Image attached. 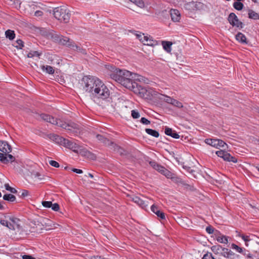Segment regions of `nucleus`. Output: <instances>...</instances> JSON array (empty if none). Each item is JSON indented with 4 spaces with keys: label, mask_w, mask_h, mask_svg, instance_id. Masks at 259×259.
<instances>
[{
    "label": "nucleus",
    "mask_w": 259,
    "mask_h": 259,
    "mask_svg": "<svg viewBox=\"0 0 259 259\" xmlns=\"http://www.w3.org/2000/svg\"><path fill=\"white\" fill-rule=\"evenodd\" d=\"M82 82L84 84L83 90L91 93L94 97L101 100L109 98V90L98 78L93 76H85L82 78Z\"/></svg>",
    "instance_id": "1"
},
{
    "label": "nucleus",
    "mask_w": 259,
    "mask_h": 259,
    "mask_svg": "<svg viewBox=\"0 0 259 259\" xmlns=\"http://www.w3.org/2000/svg\"><path fill=\"white\" fill-rule=\"evenodd\" d=\"M40 116L41 119L44 121L58 125L64 129L70 131L76 134L80 133L81 128L80 125L73 122H64L60 119H55L53 117L46 114H41Z\"/></svg>",
    "instance_id": "2"
},
{
    "label": "nucleus",
    "mask_w": 259,
    "mask_h": 259,
    "mask_svg": "<svg viewBox=\"0 0 259 259\" xmlns=\"http://www.w3.org/2000/svg\"><path fill=\"white\" fill-rule=\"evenodd\" d=\"M111 77L125 88L129 89L133 87L130 80L131 72L126 70L115 69L110 74Z\"/></svg>",
    "instance_id": "3"
},
{
    "label": "nucleus",
    "mask_w": 259,
    "mask_h": 259,
    "mask_svg": "<svg viewBox=\"0 0 259 259\" xmlns=\"http://www.w3.org/2000/svg\"><path fill=\"white\" fill-rule=\"evenodd\" d=\"M49 139L53 141L56 144L62 145L64 147L71 149L73 151L77 152L78 149L80 147L76 143L66 139L62 137L55 134H50L48 135Z\"/></svg>",
    "instance_id": "4"
},
{
    "label": "nucleus",
    "mask_w": 259,
    "mask_h": 259,
    "mask_svg": "<svg viewBox=\"0 0 259 259\" xmlns=\"http://www.w3.org/2000/svg\"><path fill=\"white\" fill-rule=\"evenodd\" d=\"M53 15L57 19L64 23H67L70 17V11L65 6L55 8Z\"/></svg>",
    "instance_id": "5"
},
{
    "label": "nucleus",
    "mask_w": 259,
    "mask_h": 259,
    "mask_svg": "<svg viewBox=\"0 0 259 259\" xmlns=\"http://www.w3.org/2000/svg\"><path fill=\"white\" fill-rule=\"evenodd\" d=\"M132 84L133 87L131 88H129L128 89L133 90L135 93L139 95L143 98L151 99L154 94V91H153L152 89H147L145 88H143L141 85H138L135 81H134Z\"/></svg>",
    "instance_id": "6"
},
{
    "label": "nucleus",
    "mask_w": 259,
    "mask_h": 259,
    "mask_svg": "<svg viewBox=\"0 0 259 259\" xmlns=\"http://www.w3.org/2000/svg\"><path fill=\"white\" fill-rule=\"evenodd\" d=\"M205 5L199 2H190L186 3L184 5V8L189 11L202 10L204 8Z\"/></svg>",
    "instance_id": "7"
},
{
    "label": "nucleus",
    "mask_w": 259,
    "mask_h": 259,
    "mask_svg": "<svg viewBox=\"0 0 259 259\" xmlns=\"http://www.w3.org/2000/svg\"><path fill=\"white\" fill-rule=\"evenodd\" d=\"M228 20L230 24L233 26H236L239 29L243 28V23L239 20L237 16L234 13H231L229 14Z\"/></svg>",
    "instance_id": "8"
},
{
    "label": "nucleus",
    "mask_w": 259,
    "mask_h": 259,
    "mask_svg": "<svg viewBox=\"0 0 259 259\" xmlns=\"http://www.w3.org/2000/svg\"><path fill=\"white\" fill-rule=\"evenodd\" d=\"M205 142L206 144L216 148L224 147L225 145L227 146L226 143L223 141L218 139H206L205 140Z\"/></svg>",
    "instance_id": "9"
},
{
    "label": "nucleus",
    "mask_w": 259,
    "mask_h": 259,
    "mask_svg": "<svg viewBox=\"0 0 259 259\" xmlns=\"http://www.w3.org/2000/svg\"><path fill=\"white\" fill-rule=\"evenodd\" d=\"M9 220L12 222V230H17V232L19 234H22L24 231L22 229L21 226L20 224V220L14 218L9 217Z\"/></svg>",
    "instance_id": "10"
},
{
    "label": "nucleus",
    "mask_w": 259,
    "mask_h": 259,
    "mask_svg": "<svg viewBox=\"0 0 259 259\" xmlns=\"http://www.w3.org/2000/svg\"><path fill=\"white\" fill-rule=\"evenodd\" d=\"M15 160V158L11 154L0 153V161L3 163L7 164L9 162H13Z\"/></svg>",
    "instance_id": "11"
},
{
    "label": "nucleus",
    "mask_w": 259,
    "mask_h": 259,
    "mask_svg": "<svg viewBox=\"0 0 259 259\" xmlns=\"http://www.w3.org/2000/svg\"><path fill=\"white\" fill-rule=\"evenodd\" d=\"M11 146L6 141H0V151L2 153H9L12 152Z\"/></svg>",
    "instance_id": "12"
},
{
    "label": "nucleus",
    "mask_w": 259,
    "mask_h": 259,
    "mask_svg": "<svg viewBox=\"0 0 259 259\" xmlns=\"http://www.w3.org/2000/svg\"><path fill=\"white\" fill-rule=\"evenodd\" d=\"M132 200L143 208H145L149 203L147 200H142L138 196L133 197L132 198Z\"/></svg>",
    "instance_id": "13"
},
{
    "label": "nucleus",
    "mask_w": 259,
    "mask_h": 259,
    "mask_svg": "<svg viewBox=\"0 0 259 259\" xmlns=\"http://www.w3.org/2000/svg\"><path fill=\"white\" fill-rule=\"evenodd\" d=\"M170 14L171 20L174 22H179L181 19V14L180 12L176 9H171Z\"/></svg>",
    "instance_id": "14"
},
{
    "label": "nucleus",
    "mask_w": 259,
    "mask_h": 259,
    "mask_svg": "<svg viewBox=\"0 0 259 259\" xmlns=\"http://www.w3.org/2000/svg\"><path fill=\"white\" fill-rule=\"evenodd\" d=\"M30 177L32 179L38 180L39 181L44 180L45 179V175L34 170L30 172Z\"/></svg>",
    "instance_id": "15"
},
{
    "label": "nucleus",
    "mask_w": 259,
    "mask_h": 259,
    "mask_svg": "<svg viewBox=\"0 0 259 259\" xmlns=\"http://www.w3.org/2000/svg\"><path fill=\"white\" fill-rule=\"evenodd\" d=\"M73 41L70 40L69 38L67 37H64L62 35V38H61V40L59 41V44L65 45L68 47L71 48Z\"/></svg>",
    "instance_id": "16"
},
{
    "label": "nucleus",
    "mask_w": 259,
    "mask_h": 259,
    "mask_svg": "<svg viewBox=\"0 0 259 259\" xmlns=\"http://www.w3.org/2000/svg\"><path fill=\"white\" fill-rule=\"evenodd\" d=\"M109 147L113 150L114 151L117 152L121 155L124 154V150L123 149L121 148L120 147L118 146L116 144H114L113 142L110 143V146Z\"/></svg>",
    "instance_id": "17"
},
{
    "label": "nucleus",
    "mask_w": 259,
    "mask_h": 259,
    "mask_svg": "<svg viewBox=\"0 0 259 259\" xmlns=\"http://www.w3.org/2000/svg\"><path fill=\"white\" fill-rule=\"evenodd\" d=\"M165 134L166 135L169 136L175 139H179L180 138V136L178 133H177L175 131H173L171 128L169 127H165Z\"/></svg>",
    "instance_id": "18"
},
{
    "label": "nucleus",
    "mask_w": 259,
    "mask_h": 259,
    "mask_svg": "<svg viewBox=\"0 0 259 259\" xmlns=\"http://www.w3.org/2000/svg\"><path fill=\"white\" fill-rule=\"evenodd\" d=\"M149 164L154 169H155V170H157L161 174H162L163 170H164L165 167L158 164L155 161H150Z\"/></svg>",
    "instance_id": "19"
},
{
    "label": "nucleus",
    "mask_w": 259,
    "mask_h": 259,
    "mask_svg": "<svg viewBox=\"0 0 259 259\" xmlns=\"http://www.w3.org/2000/svg\"><path fill=\"white\" fill-rule=\"evenodd\" d=\"M130 80L132 81H133V80H138L141 82H145V78L138 74L133 73L131 72V76L130 77Z\"/></svg>",
    "instance_id": "20"
},
{
    "label": "nucleus",
    "mask_w": 259,
    "mask_h": 259,
    "mask_svg": "<svg viewBox=\"0 0 259 259\" xmlns=\"http://www.w3.org/2000/svg\"><path fill=\"white\" fill-rule=\"evenodd\" d=\"M179 223L184 228L189 227L191 225V221L188 218L181 219L179 220Z\"/></svg>",
    "instance_id": "21"
},
{
    "label": "nucleus",
    "mask_w": 259,
    "mask_h": 259,
    "mask_svg": "<svg viewBox=\"0 0 259 259\" xmlns=\"http://www.w3.org/2000/svg\"><path fill=\"white\" fill-rule=\"evenodd\" d=\"M71 48L73 50L77 51L82 54H87L86 50L82 48V47H81L79 46L76 45V44H74V42H73Z\"/></svg>",
    "instance_id": "22"
},
{
    "label": "nucleus",
    "mask_w": 259,
    "mask_h": 259,
    "mask_svg": "<svg viewBox=\"0 0 259 259\" xmlns=\"http://www.w3.org/2000/svg\"><path fill=\"white\" fill-rule=\"evenodd\" d=\"M40 68L43 71H45L50 74H53L54 73V69L53 68L49 65H41Z\"/></svg>",
    "instance_id": "23"
},
{
    "label": "nucleus",
    "mask_w": 259,
    "mask_h": 259,
    "mask_svg": "<svg viewBox=\"0 0 259 259\" xmlns=\"http://www.w3.org/2000/svg\"><path fill=\"white\" fill-rule=\"evenodd\" d=\"M96 138L98 139V140L100 141L104 144L109 147L110 146V143H112V142L110 141L108 139L104 138L102 135H97L96 136Z\"/></svg>",
    "instance_id": "24"
},
{
    "label": "nucleus",
    "mask_w": 259,
    "mask_h": 259,
    "mask_svg": "<svg viewBox=\"0 0 259 259\" xmlns=\"http://www.w3.org/2000/svg\"><path fill=\"white\" fill-rule=\"evenodd\" d=\"M162 45L163 46V49L167 52H170L171 51V46L172 45V43L170 41H162Z\"/></svg>",
    "instance_id": "25"
},
{
    "label": "nucleus",
    "mask_w": 259,
    "mask_h": 259,
    "mask_svg": "<svg viewBox=\"0 0 259 259\" xmlns=\"http://www.w3.org/2000/svg\"><path fill=\"white\" fill-rule=\"evenodd\" d=\"M236 39L241 43H247L245 36L241 32H239L236 35Z\"/></svg>",
    "instance_id": "26"
},
{
    "label": "nucleus",
    "mask_w": 259,
    "mask_h": 259,
    "mask_svg": "<svg viewBox=\"0 0 259 259\" xmlns=\"http://www.w3.org/2000/svg\"><path fill=\"white\" fill-rule=\"evenodd\" d=\"M3 199L10 202H14L16 200V197L11 194H7L3 196Z\"/></svg>",
    "instance_id": "27"
},
{
    "label": "nucleus",
    "mask_w": 259,
    "mask_h": 259,
    "mask_svg": "<svg viewBox=\"0 0 259 259\" xmlns=\"http://www.w3.org/2000/svg\"><path fill=\"white\" fill-rule=\"evenodd\" d=\"M225 160L228 161H232L233 162H236L237 159L235 157L232 156L229 153L226 152L225 155H224V158Z\"/></svg>",
    "instance_id": "28"
},
{
    "label": "nucleus",
    "mask_w": 259,
    "mask_h": 259,
    "mask_svg": "<svg viewBox=\"0 0 259 259\" xmlns=\"http://www.w3.org/2000/svg\"><path fill=\"white\" fill-rule=\"evenodd\" d=\"M170 179L175 183L177 184H180L183 185H187L180 178H178V177L176 176L175 175H173L172 177L170 178Z\"/></svg>",
    "instance_id": "29"
},
{
    "label": "nucleus",
    "mask_w": 259,
    "mask_h": 259,
    "mask_svg": "<svg viewBox=\"0 0 259 259\" xmlns=\"http://www.w3.org/2000/svg\"><path fill=\"white\" fill-rule=\"evenodd\" d=\"M5 35L7 38L10 40H13L15 37V34L14 31L11 30H8L5 32Z\"/></svg>",
    "instance_id": "30"
},
{
    "label": "nucleus",
    "mask_w": 259,
    "mask_h": 259,
    "mask_svg": "<svg viewBox=\"0 0 259 259\" xmlns=\"http://www.w3.org/2000/svg\"><path fill=\"white\" fill-rule=\"evenodd\" d=\"M145 131L148 134L151 135L156 138L158 137L159 136V134L157 131H156L155 130H153L152 129L146 128Z\"/></svg>",
    "instance_id": "31"
},
{
    "label": "nucleus",
    "mask_w": 259,
    "mask_h": 259,
    "mask_svg": "<svg viewBox=\"0 0 259 259\" xmlns=\"http://www.w3.org/2000/svg\"><path fill=\"white\" fill-rule=\"evenodd\" d=\"M248 17L250 19H257L259 18V15L251 10L248 11Z\"/></svg>",
    "instance_id": "32"
},
{
    "label": "nucleus",
    "mask_w": 259,
    "mask_h": 259,
    "mask_svg": "<svg viewBox=\"0 0 259 259\" xmlns=\"http://www.w3.org/2000/svg\"><path fill=\"white\" fill-rule=\"evenodd\" d=\"M222 249L220 245H213L211 247V250L215 254H219Z\"/></svg>",
    "instance_id": "33"
},
{
    "label": "nucleus",
    "mask_w": 259,
    "mask_h": 259,
    "mask_svg": "<svg viewBox=\"0 0 259 259\" xmlns=\"http://www.w3.org/2000/svg\"><path fill=\"white\" fill-rule=\"evenodd\" d=\"M137 37L143 44H144L145 42L149 39V36L144 35V34H137Z\"/></svg>",
    "instance_id": "34"
},
{
    "label": "nucleus",
    "mask_w": 259,
    "mask_h": 259,
    "mask_svg": "<svg viewBox=\"0 0 259 259\" xmlns=\"http://www.w3.org/2000/svg\"><path fill=\"white\" fill-rule=\"evenodd\" d=\"M132 3L136 4L137 6L140 8H144L145 6L144 2L143 0H130Z\"/></svg>",
    "instance_id": "35"
},
{
    "label": "nucleus",
    "mask_w": 259,
    "mask_h": 259,
    "mask_svg": "<svg viewBox=\"0 0 259 259\" xmlns=\"http://www.w3.org/2000/svg\"><path fill=\"white\" fill-rule=\"evenodd\" d=\"M40 55V53L35 51H31L29 52L27 55V58H33L35 56L39 57Z\"/></svg>",
    "instance_id": "36"
},
{
    "label": "nucleus",
    "mask_w": 259,
    "mask_h": 259,
    "mask_svg": "<svg viewBox=\"0 0 259 259\" xmlns=\"http://www.w3.org/2000/svg\"><path fill=\"white\" fill-rule=\"evenodd\" d=\"M233 7L237 10L240 11L243 9V4L240 2H236L234 3Z\"/></svg>",
    "instance_id": "37"
},
{
    "label": "nucleus",
    "mask_w": 259,
    "mask_h": 259,
    "mask_svg": "<svg viewBox=\"0 0 259 259\" xmlns=\"http://www.w3.org/2000/svg\"><path fill=\"white\" fill-rule=\"evenodd\" d=\"M183 168L189 171L194 178H196V170L195 169H192L190 166H187L186 165H184Z\"/></svg>",
    "instance_id": "38"
},
{
    "label": "nucleus",
    "mask_w": 259,
    "mask_h": 259,
    "mask_svg": "<svg viewBox=\"0 0 259 259\" xmlns=\"http://www.w3.org/2000/svg\"><path fill=\"white\" fill-rule=\"evenodd\" d=\"M0 223L2 225L8 227L9 229H12V224L8 222V221L5 220H1Z\"/></svg>",
    "instance_id": "39"
},
{
    "label": "nucleus",
    "mask_w": 259,
    "mask_h": 259,
    "mask_svg": "<svg viewBox=\"0 0 259 259\" xmlns=\"http://www.w3.org/2000/svg\"><path fill=\"white\" fill-rule=\"evenodd\" d=\"M217 240L218 242L222 243H228V239L226 236H219Z\"/></svg>",
    "instance_id": "40"
},
{
    "label": "nucleus",
    "mask_w": 259,
    "mask_h": 259,
    "mask_svg": "<svg viewBox=\"0 0 259 259\" xmlns=\"http://www.w3.org/2000/svg\"><path fill=\"white\" fill-rule=\"evenodd\" d=\"M162 175L165 176L167 178L170 179L171 177H172L174 174L165 168L164 170H163Z\"/></svg>",
    "instance_id": "41"
},
{
    "label": "nucleus",
    "mask_w": 259,
    "mask_h": 259,
    "mask_svg": "<svg viewBox=\"0 0 259 259\" xmlns=\"http://www.w3.org/2000/svg\"><path fill=\"white\" fill-rule=\"evenodd\" d=\"M16 45H14V46L17 49H21L24 47L23 42L21 39H18L16 42Z\"/></svg>",
    "instance_id": "42"
},
{
    "label": "nucleus",
    "mask_w": 259,
    "mask_h": 259,
    "mask_svg": "<svg viewBox=\"0 0 259 259\" xmlns=\"http://www.w3.org/2000/svg\"><path fill=\"white\" fill-rule=\"evenodd\" d=\"M52 39L54 41L59 43L61 40V38H62V35H59L58 34H53L52 36Z\"/></svg>",
    "instance_id": "43"
},
{
    "label": "nucleus",
    "mask_w": 259,
    "mask_h": 259,
    "mask_svg": "<svg viewBox=\"0 0 259 259\" xmlns=\"http://www.w3.org/2000/svg\"><path fill=\"white\" fill-rule=\"evenodd\" d=\"M5 187L7 190L9 191L12 193H16L17 192L15 188L10 187L8 184H5Z\"/></svg>",
    "instance_id": "44"
},
{
    "label": "nucleus",
    "mask_w": 259,
    "mask_h": 259,
    "mask_svg": "<svg viewBox=\"0 0 259 259\" xmlns=\"http://www.w3.org/2000/svg\"><path fill=\"white\" fill-rule=\"evenodd\" d=\"M155 214L161 219L164 220L165 219L164 213L161 211L160 210L157 211L156 213Z\"/></svg>",
    "instance_id": "45"
},
{
    "label": "nucleus",
    "mask_w": 259,
    "mask_h": 259,
    "mask_svg": "<svg viewBox=\"0 0 259 259\" xmlns=\"http://www.w3.org/2000/svg\"><path fill=\"white\" fill-rule=\"evenodd\" d=\"M171 104L176 107H178V108L183 107L182 104L180 102H179L175 99H174Z\"/></svg>",
    "instance_id": "46"
},
{
    "label": "nucleus",
    "mask_w": 259,
    "mask_h": 259,
    "mask_svg": "<svg viewBox=\"0 0 259 259\" xmlns=\"http://www.w3.org/2000/svg\"><path fill=\"white\" fill-rule=\"evenodd\" d=\"M86 154H87L86 156L87 158L93 160L96 159V155L92 153V152H90L89 151Z\"/></svg>",
    "instance_id": "47"
},
{
    "label": "nucleus",
    "mask_w": 259,
    "mask_h": 259,
    "mask_svg": "<svg viewBox=\"0 0 259 259\" xmlns=\"http://www.w3.org/2000/svg\"><path fill=\"white\" fill-rule=\"evenodd\" d=\"M231 247L233 249H235L238 252H240V253L243 252V249L234 243L232 244Z\"/></svg>",
    "instance_id": "48"
},
{
    "label": "nucleus",
    "mask_w": 259,
    "mask_h": 259,
    "mask_svg": "<svg viewBox=\"0 0 259 259\" xmlns=\"http://www.w3.org/2000/svg\"><path fill=\"white\" fill-rule=\"evenodd\" d=\"M148 39L147 40L144 44L145 45L153 46L154 45V40L150 36H149Z\"/></svg>",
    "instance_id": "49"
},
{
    "label": "nucleus",
    "mask_w": 259,
    "mask_h": 259,
    "mask_svg": "<svg viewBox=\"0 0 259 259\" xmlns=\"http://www.w3.org/2000/svg\"><path fill=\"white\" fill-rule=\"evenodd\" d=\"M131 112L132 116L133 118L137 119L140 117V114L137 111L133 110Z\"/></svg>",
    "instance_id": "50"
},
{
    "label": "nucleus",
    "mask_w": 259,
    "mask_h": 259,
    "mask_svg": "<svg viewBox=\"0 0 259 259\" xmlns=\"http://www.w3.org/2000/svg\"><path fill=\"white\" fill-rule=\"evenodd\" d=\"M162 99V98H161ZM174 99L171 98L169 97L164 96V98L163 99V101L167 103L171 104L172 103Z\"/></svg>",
    "instance_id": "51"
},
{
    "label": "nucleus",
    "mask_w": 259,
    "mask_h": 259,
    "mask_svg": "<svg viewBox=\"0 0 259 259\" xmlns=\"http://www.w3.org/2000/svg\"><path fill=\"white\" fill-rule=\"evenodd\" d=\"M42 205L45 207L50 208L52 205V203L51 201H42Z\"/></svg>",
    "instance_id": "52"
},
{
    "label": "nucleus",
    "mask_w": 259,
    "mask_h": 259,
    "mask_svg": "<svg viewBox=\"0 0 259 259\" xmlns=\"http://www.w3.org/2000/svg\"><path fill=\"white\" fill-rule=\"evenodd\" d=\"M202 259H215V258L212 256L211 253H207L203 255Z\"/></svg>",
    "instance_id": "53"
},
{
    "label": "nucleus",
    "mask_w": 259,
    "mask_h": 259,
    "mask_svg": "<svg viewBox=\"0 0 259 259\" xmlns=\"http://www.w3.org/2000/svg\"><path fill=\"white\" fill-rule=\"evenodd\" d=\"M226 152L223 151V150H220L218 151L215 152L216 154L221 158H224V155H225Z\"/></svg>",
    "instance_id": "54"
},
{
    "label": "nucleus",
    "mask_w": 259,
    "mask_h": 259,
    "mask_svg": "<svg viewBox=\"0 0 259 259\" xmlns=\"http://www.w3.org/2000/svg\"><path fill=\"white\" fill-rule=\"evenodd\" d=\"M49 164L51 165H52V166H54L55 167H59L60 166L59 163L54 160H50L49 161Z\"/></svg>",
    "instance_id": "55"
},
{
    "label": "nucleus",
    "mask_w": 259,
    "mask_h": 259,
    "mask_svg": "<svg viewBox=\"0 0 259 259\" xmlns=\"http://www.w3.org/2000/svg\"><path fill=\"white\" fill-rule=\"evenodd\" d=\"M229 249L226 248H223L222 251H223V253H222V254L223 256H224L225 257H228V253Z\"/></svg>",
    "instance_id": "56"
},
{
    "label": "nucleus",
    "mask_w": 259,
    "mask_h": 259,
    "mask_svg": "<svg viewBox=\"0 0 259 259\" xmlns=\"http://www.w3.org/2000/svg\"><path fill=\"white\" fill-rule=\"evenodd\" d=\"M206 231L208 234H211L213 233L214 229L211 226H208L206 228Z\"/></svg>",
    "instance_id": "57"
},
{
    "label": "nucleus",
    "mask_w": 259,
    "mask_h": 259,
    "mask_svg": "<svg viewBox=\"0 0 259 259\" xmlns=\"http://www.w3.org/2000/svg\"><path fill=\"white\" fill-rule=\"evenodd\" d=\"M140 121L143 124H146V125H147V124H149L150 123V121L145 117L141 118Z\"/></svg>",
    "instance_id": "58"
},
{
    "label": "nucleus",
    "mask_w": 259,
    "mask_h": 259,
    "mask_svg": "<svg viewBox=\"0 0 259 259\" xmlns=\"http://www.w3.org/2000/svg\"><path fill=\"white\" fill-rule=\"evenodd\" d=\"M51 207L52 209L54 211H58L60 208L58 203L52 204Z\"/></svg>",
    "instance_id": "59"
},
{
    "label": "nucleus",
    "mask_w": 259,
    "mask_h": 259,
    "mask_svg": "<svg viewBox=\"0 0 259 259\" xmlns=\"http://www.w3.org/2000/svg\"><path fill=\"white\" fill-rule=\"evenodd\" d=\"M241 237L245 242L246 245L248 246V245L247 242L250 240V239L249 238V236L242 235L241 236Z\"/></svg>",
    "instance_id": "60"
},
{
    "label": "nucleus",
    "mask_w": 259,
    "mask_h": 259,
    "mask_svg": "<svg viewBox=\"0 0 259 259\" xmlns=\"http://www.w3.org/2000/svg\"><path fill=\"white\" fill-rule=\"evenodd\" d=\"M151 210L153 213H156V211L159 209L157 206L153 204L151 207Z\"/></svg>",
    "instance_id": "61"
},
{
    "label": "nucleus",
    "mask_w": 259,
    "mask_h": 259,
    "mask_svg": "<svg viewBox=\"0 0 259 259\" xmlns=\"http://www.w3.org/2000/svg\"><path fill=\"white\" fill-rule=\"evenodd\" d=\"M28 195V191L25 190H23L21 195H20V197H25Z\"/></svg>",
    "instance_id": "62"
},
{
    "label": "nucleus",
    "mask_w": 259,
    "mask_h": 259,
    "mask_svg": "<svg viewBox=\"0 0 259 259\" xmlns=\"http://www.w3.org/2000/svg\"><path fill=\"white\" fill-rule=\"evenodd\" d=\"M89 151L86 149H80V153L83 156L86 157L87 154H86Z\"/></svg>",
    "instance_id": "63"
},
{
    "label": "nucleus",
    "mask_w": 259,
    "mask_h": 259,
    "mask_svg": "<svg viewBox=\"0 0 259 259\" xmlns=\"http://www.w3.org/2000/svg\"><path fill=\"white\" fill-rule=\"evenodd\" d=\"M23 259H35L34 257L30 255H23L22 256Z\"/></svg>",
    "instance_id": "64"
}]
</instances>
